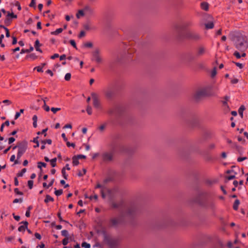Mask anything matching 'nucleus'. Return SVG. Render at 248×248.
Here are the masks:
<instances>
[{
    "label": "nucleus",
    "mask_w": 248,
    "mask_h": 248,
    "mask_svg": "<svg viewBox=\"0 0 248 248\" xmlns=\"http://www.w3.org/2000/svg\"><path fill=\"white\" fill-rule=\"evenodd\" d=\"M138 208L137 205L133 204L127 206L124 210L122 211L119 217H113L109 220V225L112 227H116L123 221L124 218L132 217L137 212Z\"/></svg>",
    "instance_id": "f257e3e1"
},
{
    "label": "nucleus",
    "mask_w": 248,
    "mask_h": 248,
    "mask_svg": "<svg viewBox=\"0 0 248 248\" xmlns=\"http://www.w3.org/2000/svg\"><path fill=\"white\" fill-rule=\"evenodd\" d=\"M193 202L201 207L205 209H213L215 207V202L208 198V194L206 191H200L193 199Z\"/></svg>",
    "instance_id": "f03ea898"
},
{
    "label": "nucleus",
    "mask_w": 248,
    "mask_h": 248,
    "mask_svg": "<svg viewBox=\"0 0 248 248\" xmlns=\"http://www.w3.org/2000/svg\"><path fill=\"white\" fill-rule=\"evenodd\" d=\"M237 40L235 43L236 48L242 52L245 51L248 47V44L245 37L240 36L237 37Z\"/></svg>",
    "instance_id": "7ed1b4c3"
},
{
    "label": "nucleus",
    "mask_w": 248,
    "mask_h": 248,
    "mask_svg": "<svg viewBox=\"0 0 248 248\" xmlns=\"http://www.w3.org/2000/svg\"><path fill=\"white\" fill-rule=\"evenodd\" d=\"M92 61L94 62L97 64L102 63L104 60L101 55V50L98 48H96L92 52Z\"/></svg>",
    "instance_id": "20e7f679"
},
{
    "label": "nucleus",
    "mask_w": 248,
    "mask_h": 248,
    "mask_svg": "<svg viewBox=\"0 0 248 248\" xmlns=\"http://www.w3.org/2000/svg\"><path fill=\"white\" fill-rule=\"evenodd\" d=\"M207 89L205 88L198 89L194 94V97L196 100H199L202 98L208 96Z\"/></svg>",
    "instance_id": "39448f33"
},
{
    "label": "nucleus",
    "mask_w": 248,
    "mask_h": 248,
    "mask_svg": "<svg viewBox=\"0 0 248 248\" xmlns=\"http://www.w3.org/2000/svg\"><path fill=\"white\" fill-rule=\"evenodd\" d=\"M186 38L193 41H198L201 38L199 33L193 31H187L186 32Z\"/></svg>",
    "instance_id": "423d86ee"
},
{
    "label": "nucleus",
    "mask_w": 248,
    "mask_h": 248,
    "mask_svg": "<svg viewBox=\"0 0 248 248\" xmlns=\"http://www.w3.org/2000/svg\"><path fill=\"white\" fill-rule=\"evenodd\" d=\"M122 111L121 108L114 107L109 108L107 110V113L110 116L116 115L119 116L121 115Z\"/></svg>",
    "instance_id": "0eeeda50"
},
{
    "label": "nucleus",
    "mask_w": 248,
    "mask_h": 248,
    "mask_svg": "<svg viewBox=\"0 0 248 248\" xmlns=\"http://www.w3.org/2000/svg\"><path fill=\"white\" fill-rule=\"evenodd\" d=\"M102 159L105 162H111L114 158V153L112 151L105 152L102 154Z\"/></svg>",
    "instance_id": "6e6552de"
},
{
    "label": "nucleus",
    "mask_w": 248,
    "mask_h": 248,
    "mask_svg": "<svg viewBox=\"0 0 248 248\" xmlns=\"http://www.w3.org/2000/svg\"><path fill=\"white\" fill-rule=\"evenodd\" d=\"M92 96L93 101V105L96 108H100L101 107V104L100 100L98 95L94 93H92Z\"/></svg>",
    "instance_id": "1a4fd4ad"
},
{
    "label": "nucleus",
    "mask_w": 248,
    "mask_h": 248,
    "mask_svg": "<svg viewBox=\"0 0 248 248\" xmlns=\"http://www.w3.org/2000/svg\"><path fill=\"white\" fill-rule=\"evenodd\" d=\"M28 148V144L26 141H22L18 143V152L24 154Z\"/></svg>",
    "instance_id": "9d476101"
},
{
    "label": "nucleus",
    "mask_w": 248,
    "mask_h": 248,
    "mask_svg": "<svg viewBox=\"0 0 248 248\" xmlns=\"http://www.w3.org/2000/svg\"><path fill=\"white\" fill-rule=\"evenodd\" d=\"M206 48L203 46H198L196 50V55L197 57H201L206 54Z\"/></svg>",
    "instance_id": "9b49d317"
},
{
    "label": "nucleus",
    "mask_w": 248,
    "mask_h": 248,
    "mask_svg": "<svg viewBox=\"0 0 248 248\" xmlns=\"http://www.w3.org/2000/svg\"><path fill=\"white\" fill-rule=\"evenodd\" d=\"M105 94L107 98H111L113 95V91L110 88L107 89L105 91Z\"/></svg>",
    "instance_id": "f8f14e48"
},
{
    "label": "nucleus",
    "mask_w": 248,
    "mask_h": 248,
    "mask_svg": "<svg viewBox=\"0 0 248 248\" xmlns=\"http://www.w3.org/2000/svg\"><path fill=\"white\" fill-rule=\"evenodd\" d=\"M21 223H23L24 225L19 226L18 228V230L19 232L25 231V229L27 228L28 223L27 221H25L21 222Z\"/></svg>",
    "instance_id": "ddd939ff"
},
{
    "label": "nucleus",
    "mask_w": 248,
    "mask_h": 248,
    "mask_svg": "<svg viewBox=\"0 0 248 248\" xmlns=\"http://www.w3.org/2000/svg\"><path fill=\"white\" fill-rule=\"evenodd\" d=\"M41 46V44L40 43L39 41L38 40H36L35 42L34 47L36 51H38L40 52H42V51L41 49H40L39 47Z\"/></svg>",
    "instance_id": "4468645a"
},
{
    "label": "nucleus",
    "mask_w": 248,
    "mask_h": 248,
    "mask_svg": "<svg viewBox=\"0 0 248 248\" xmlns=\"http://www.w3.org/2000/svg\"><path fill=\"white\" fill-rule=\"evenodd\" d=\"M201 8L205 11H207L208 10L209 4L206 2H202L201 4Z\"/></svg>",
    "instance_id": "2eb2a0df"
},
{
    "label": "nucleus",
    "mask_w": 248,
    "mask_h": 248,
    "mask_svg": "<svg viewBox=\"0 0 248 248\" xmlns=\"http://www.w3.org/2000/svg\"><path fill=\"white\" fill-rule=\"evenodd\" d=\"M33 49H34L33 47L32 46H31L30 48L28 49H22L21 50V52H20V53L21 54H23V53H30L31 51H33Z\"/></svg>",
    "instance_id": "dca6fc26"
},
{
    "label": "nucleus",
    "mask_w": 248,
    "mask_h": 248,
    "mask_svg": "<svg viewBox=\"0 0 248 248\" xmlns=\"http://www.w3.org/2000/svg\"><path fill=\"white\" fill-rule=\"evenodd\" d=\"M223 106L224 107V111L227 113L229 111L230 108L229 106L228 105L227 102H222Z\"/></svg>",
    "instance_id": "f3484780"
},
{
    "label": "nucleus",
    "mask_w": 248,
    "mask_h": 248,
    "mask_svg": "<svg viewBox=\"0 0 248 248\" xmlns=\"http://www.w3.org/2000/svg\"><path fill=\"white\" fill-rule=\"evenodd\" d=\"M240 204V201L238 200H236L233 205V208L235 210H237L238 208V206Z\"/></svg>",
    "instance_id": "a211bd4d"
},
{
    "label": "nucleus",
    "mask_w": 248,
    "mask_h": 248,
    "mask_svg": "<svg viewBox=\"0 0 248 248\" xmlns=\"http://www.w3.org/2000/svg\"><path fill=\"white\" fill-rule=\"evenodd\" d=\"M54 201V199L51 197L49 195H46V199L44 200L45 202L47 203L49 202H53Z\"/></svg>",
    "instance_id": "6ab92c4d"
},
{
    "label": "nucleus",
    "mask_w": 248,
    "mask_h": 248,
    "mask_svg": "<svg viewBox=\"0 0 248 248\" xmlns=\"http://www.w3.org/2000/svg\"><path fill=\"white\" fill-rule=\"evenodd\" d=\"M245 107L244 106H241L238 109V113L241 116V118H242L243 116V111L245 110Z\"/></svg>",
    "instance_id": "aec40b11"
},
{
    "label": "nucleus",
    "mask_w": 248,
    "mask_h": 248,
    "mask_svg": "<svg viewBox=\"0 0 248 248\" xmlns=\"http://www.w3.org/2000/svg\"><path fill=\"white\" fill-rule=\"evenodd\" d=\"M63 31V29L62 28H59L57 29L55 31H52L51 32V34L52 35H58V34L61 33Z\"/></svg>",
    "instance_id": "412c9836"
},
{
    "label": "nucleus",
    "mask_w": 248,
    "mask_h": 248,
    "mask_svg": "<svg viewBox=\"0 0 248 248\" xmlns=\"http://www.w3.org/2000/svg\"><path fill=\"white\" fill-rule=\"evenodd\" d=\"M72 159L73 165L77 166L79 164L78 158L76 156H73Z\"/></svg>",
    "instance_id": "4be33fe9"
},
{
    "label": "nucleus",
    "mask_w": 248,
    "mask_h": 248,
    "mask_svg": "<svg viewBox=\"0 0 248 248\" xmlns=\"http://www.w3.org/2000/svg\"><path fill=\"white\" fill-rule=\"evenodd\" d=\"M84 15V11L82 10H80L78 11L76 15V16L78 18H79L81 16H83Z\"/></svg>",
    "instance_id": "5701e85b"
},
{
    "label": "nucleus",
    "mask_w": 248,
    "mask_h": 248,
    "mask_svg": "<svg viewBox=\"0 0 248 248\" xmlns=\"http://www.w3.org/2000/svg\"><path fill=\"white\" fill-rule=\"evenodd\" d=\"M5 125H6V126L9 125V122L8 121H6L5 123H3L1 124V126H0V130L1 132H3L4 126H5Z\"/></svg>",
    "instance_id": "b1692460"
},
{
    "label": "nucleus",
    "mask_w": 248,
    "mask_h": 248,
    "mask_svg": "<svg viewBox=\"0 0 248 248\" xmlns=\"http://www.w3.org/2000/svg\"><path fill=\"white\" fill-rule=\"evenodd\" d=\"M205 27L207 29H211L214 28V24L213 22H209L205 24Z\"/></svg>",
    "instance_id": "393cba45"
},
{
    "label": "nucleus",
    "mask_w": 248,
    "mask_h": 248,
    "mask_svg": "<svg viewBox=\"0 0 248 248\" xmlns=\"http://www.w3.org/2000/svg\"><path fill=\"white\" fill-rule=\"evenodd\" d=\"M57 158L55 157L50 160L51 165L52 167H55L56 166Z\"/></svg>",
    "instance_id": "a878e982"
},
{
    "label": "nucleus",
    "mask_w": 248,
    "mask_h": 248,
    "mask_svg": "<svg viewBox=\"0 0 248 248\" xmlns=\"http://www.w3.org/2000/svg\"><path fill=\"white\" fill-rule=\"evenodd\" d=\"M55 194L57 196H60L63 192L62 189L57 190L56 188H55Z\"/></svg>",
    "instance_id": "bb28decb"
},
{
    "label": "nucleus",
    "mask_w": 248,
    "mask_h": 248,
    "mask_svg": "<svg viewBox=\"0 0 248 248\" xmlns=\"http://www.w3.org/2000/svg\"><path fill=\"white\" fill-rule=\"evenodd\" d=\"M107 125V123H105L103 124H101L99 127L98 129L100 131H103L105 129L106 126Z\"/></svg>",
    "instance_id": "cd10ccee"
},
{
    "label": "nucleus",
    "mask_w": 248,
    "mask_h": 248,
    "mask_svg": "<svg viewBox=\"0 0 248 248\" xmlns=\"http://www.w3.org/2000/svg\"><path fill=\"white\" fill-rule=\"evenodd\" d=\"M84 12H86L89 14H92L93 13V10L91 9L89 7H86L84 9H83Z\"/></svg>",
    "instance_id": "c85d7f7f"
},
{
    "label": "nucleus",
    "mask_w": 248,
    "mask_h": 248,
    "mask_svg": "<svg viewBox=\"0 0 248 248\" xmlns=\"http://www.w3.org/2000/svg\"><path fill=\"white\" fill-rule=\"evenodd\" d=\"M26 169H23L20 172L17 173V176L18 177H21L26 172Z\"/></svg>",
    "instance_id": "c756f323"
},
{
    "label": "nucleus",
    "mask_w": 248,
    "mask_h": 248,
    "mask_svg": "<svg viewBox=\"0 0 248 248\" xmlns=\"http://www.w3.org/2000/svg\"><path fill=\"white\" fill-rule=\"evenodd\" d=\"M24 112V109H21L20 110V112H16V115H15V119H17L20 115L21 113H23Z\"/></svg>",
    "instance_id": "7c9ffc66"
},
{
    "label": "nucleus",
    "mask_w": 248,
    "mask_h": 248,
    "mask_svg": "<svg viewBox=\"0 0 248 248\" xmlns=\"http://www.w3.org/2000/svg\"><path fill=\"white\" fill-rule=\"evenodd\" d=\"M38 137H36L35 138H34V139L32 140V141L34 143L36 144V145L34 146V148L38 147L39 146V142H38Z\"/></svg>",
    "instance_id": "2f4dec72"
},
{
    "label": "nucleus",
    "mask_w": 248,
    "mask_h": 248,
    "mask_svg": "<svg viewBox=\"0 0 248 248\" xmlns=\"http://www.w3.org/2000/svg\"><path fill=\"white\" fill-rule=\"evenodd\" d=\"M46 164L44 162H39L38 163V168L41 169L42 167H46Z\"/></svg>",
    "instance_id": "473e14b6"
},
{
    "label": "nucleus",
    "mask_w": 248,
    "mask_h": 248,
    "mask_svg": "<svg viewBox=\"0 0 248 248\" xmlns=\"http://www.w3.org/2000/svg\"><path fill=\"white\" fill-rule=\"evenodd\" d=\"M62 174L63 177L65 179H67L68 175L66 173L65 170V168H63L62 170Z\"/></svg>",
    "instance_id": "72a5a7b5"
},
{
    "label": "nucleus",
    "mask_w": 248,
    "mask_h": 248,
    "mask_svg": "<svg viewBox=\"0 0 248 248\" xmlns=\"http://www.w3.org/2000/svg\"><path fill=\"white\" fill-rule=\"evenodd\" d=\"M32 209V206H30L28 207L27 210L26 212L25 215L27 217H29L30 216V210Z\"/></svg>",
    "instance_id": "f704fd0d"
},
{
    "label": "nucleus",
    "mask_w": 248,
    "mask_h": 248,
    "mask_svg": "<svg viewBox=\"0 0 248 248\" xmlns=\"http://www.w3.org/2000/svg\"><path fill=\"white\" fill-rule=\"evenodd\" d=\"M62 235L63 236H64L65 237H68V232L67 230H62Z\"/></svg>",
    "instance_id": "c9c22d12"
},
{
    "label": "nucleus",
    "mask_w": 248,
    "mask_h": 248,
    "mask_svg": "<svg viewBox=\"0 0 248 248\" xmlns=\"http://www.w3.org/2000/svg\"><path fill=\"white\" fill-rule=\"evenodd\" d=\"M81 246L85 248H90L91 245L90 244L87 243L86 242H83L81 244Z\"/></svg>",
    "instance_id": "e433bc0d"
},
{
    "label": "nucleus",
    "mask_w": 248,
    "mask_h": 248,
    "mask_svg": "<svg viewBox=\"0 0 248 248\" xmlns=\"http://www.w3.org/2000/svg\"><path fill=\"white\" fill-rule=\"evenodd\" d=\"M86 111L89 115H91L92 113V107L90 106H88L87 107Z\"/></svg>",
    "instance_id": "4c0bfd02"
},
{
    "label": "nucleus",
    "mask_w": 248,
    "mask_h": 248,
    "mask_svg": "<svg viewBox=\"0 0 248 248\" xmlns=\"http://www.w3.org/2000/svg\"><path fill=\"white\" fill-rule=\"evenodd\" d=\"M11 18L9 16H7L6 18H5V19L4 20L5 24H6L7 25H8L11 23Z\"/></svg>",
    "instance_id": "58836bf2"
},
{
    "label": "nucleus",
    "mask_w": 248,
    "mask_h": 248,
    "mask_svg": "<svg viewBox=\"0 0 248 248\" xmlns=\"http://www.w3.org/2000/svg\"><path fill=\"white\" fill-rule=\"evenodd\" d=\"M7 16H9L10 18H16L17 17L16 15H14L13 13H10L8 12L7 15Z\"/></svg>",
    "instance_id": "ea45409f"
},
{
    "label": "nucleus",
    "mask_w": 248,
    "mask_h": 248,
    "mask_svg": "<svg viewBox=\"0 0 248 248\" xmlns=\"http://www.w3.org/2000/svg\"><path fill=\"white\" fill-rule=\"evenodd\" d=\"M33 181L32 180H29L28 182L29 188L31 189L33 187Z\"/></svg>",
    "instance_id": "a19ab883"
},
{
    "label": "nucleus",
    "mask_w": 248,
    "mask_h": 248,
    "mask_svg": "<svg viewBox=\"0 0 248 248\" xmlns=\"http://www.w3.org/2000/svg\"><path fill=\"white\" fill-rule=\"evenodd\" d=\"M71 77V75L70 73H67L65 75L64 79L66 81H68L70 79Z\"/></svg>",
    "instance_id": "79ce46f5"
},
{
    "label": "nucleus",
    "mask_w": 248,
    "mask_h": 248,
    "mask_svg": "<svg viewBox=\"0 0 248 248\" xmlns=\"http://www.w3.org/2000/svg\"><path fill=\"white\" fill-rule=\"evenodd\" d=\"M41 142L44 144H45L46 143L51 144L52 143V140L50 139H48L45 140H42Z\"/></svg>",
    "instance_id": "37998d69"
},
{
    "label": "nucleus",
    "mask_w": 248,
    "mask_h": 248,
    "mask_svg": "<svg viewBox=\"0 0 248 248\" xmlns=\"http://www.w3.org/2000/svg\"><path fill=\"white\" fill-rule=\"evenodd\" d=\"M84 46L87 47H92L93 46V45L92 43H91V42H87L84 44Z\"/></svg>",
    "instance_id": "c03bdc74"
},
{
    "label": "nucleus",
    "mask_w": 248,
    "mask_h": 248,
    "mask_svg": "<svg viewBox=\"0 0 248 248\" xmlns=\"http://www.w3.org/2000/svg\"><path fill=\"white\" fill-rule=\"evenodd\" d=\"M28 57L31 58L32 60H34L37 58V56L33 53L30 54Z\"/></svg>",
    "instance_id": "a18cd8bd"
},
{
    "label": "nucleus",
    "mask_w": 248,
    "mask_h": 248,
    "mask_svg": "<svg viewBox=\"0 0 248 248\" xmlns=\"http://www.w3.org/2000/svg\"><path fill=\"white\" fill-rule=\"evenodd\" d=\"M61 109L60 108H51V110L54 113H56L58 111Z\"/></svg>",
    "instance_id": "49530a36"
},
{
    "label": "nucleus",
    "mask_w": 248,
    "mask_h": 248,
    "mask_svg": "<svg viewBox=\"0 0 248 248\" xmlns=\"http://www.w3.org/2000/svg\"><path fill=\"white\" fill-rule=\"evenodd\" d=\"M70 43L74 48L77 49L76 42L74 40H70Z\"/></svg>",
    "instance_id": "de8ad7c7"
},
{
    "label": "nucleus",
    "mask_w": 248,
    "mask_h": 248,
    "mask_svg": "<svg viewBox=\"0 0 248 248\" xmlns=\"http://www.w3.org/2000/svg\"><path fill=\"white\" fill-rule=\"evenodd\" d=\"M8 143L9 144L12 143L13 142H14L15 141V138H14V137H11V138H9L8 139Z\"/></svg>",
    "instance_id": "09e8293b"
},
{
    "label": "nucleus",
    "mask_w": 248,
    "mask_h": 248,
    "mask_svg": "<svg viewBox=\"0 0 248 248\" xmlns=\"http://www.w3.org/2000/svg\"><path fill=\"white\" fill-rule=\"evenodd\" d=\"M36 4V0H31V2L30 3L29 6L31 7H35Z\"/></svg>",
    "instance_id": "8fccbe9b"
},
{
    "label": "nucleus",
    "mask_w": 248,
    "mask_h": 248,
    "mask_svg": "<svg viewBox=\"0 0 248 248\" xmlns=\"http://www.w3.org/2000/svg\"><path fill=\"white\" fill-rule=\"evenodd\" d=\"M14 191L17 195H22L23 194L22 192H20L18 190V189L17 188H15Z\"/></svg>",
    "instance_id": "3c124183"
},
{
    "label": "nucleus",
    "mask_w": 248,
    "mask_h": 248,
    "mask_svg": "<svg viewBox=\"0 0 248 248\" xmlns=\"http://www.w3.org/2000/svg\"><path fill=\"white\" fill-rule=\"evenodd\" d=\"M62 244L64 245V246H66L68 243V237H66L63 240H62Z\"/></svg>",
    "instance_id": "603ef678"
},
{
    "label": "nucleus",
    "mask_w": 248,
    "mask_h": 248,
    "mask_svg": "<svg viewBox=\"0 0 248 248\" xmlns=\"http://www.w3.org/2000/svg\"><path fill=\"white\" fill-rule=\"evenodd\" d=\"M22 201H23V200L21 198H20V199H15L13 201V203H17L18 202H22Z\"/></svg>",
    "instance_id": "864d4df0"
},
{
    "label": "nucleus",
    "mask_w": 248,
    "mask_h": 248,
    "mask_svg": "<svg viewBox=\"0 0 248 248\" xmlns=\"http://www.w3.org/2000/svg\"><path fill=\"white\" fill-rule=\"evenodd\" d=\"M66 145L68 147H70V146H72L73 147H75V143H70V142L69 141H67L66 142Z\"/></svg>",
    "instance_id": "5fc2aeb1"
},
{
    "label": "nucleus",
    "mask_w": 248,
    "mask_h": 248,
    "mask_svg": "<svg viewBox=\"0 0 248 248\" xmlns=\"http://www.w3.org/2000/svg\"><path fill=\"white\" fill-rule=\"evenodd\" d=\"M86 172V169H83V173H81V171H79V172L78 173V175L79 176H83L84 174H85Z\"/></svg>",
    "instance_id": "6e6d98bb"
},
{
    "label": "nucleus",
    "mask_w": 248,
    "mask_h": 248,
    "mask_svg": "<svg viewBox=\"0 0 248 248\" xmlns=\"http://www.w3.org/2000/svg\"><path fill=\"white\" fill-rule=\"evenodd\" d=\"M216 74H217V71H216V68H215L211 72V77H214L216 75Z\"/></svg>",
    "instance_id": "4d7b16f0"
},
{
    "label": "nucleus",
    "mask_w": 248,
    "mask_h": 248,
    "mask_svg": "<svg viewBox=\"0 0 248 248\" xmlns=\"http://www.w3.org/2000/svg\"><path fill=\"white\" fill-rule=\"evenodd\" d=\"M234 55L237 58V59H240L241 58V55L240 54V53L237 52V51H235L234 52Z\"/></svg>",
    "instance_id": "13d9d810"
},
{
    "label": "nucleus",
    "mask_w": 248,
    "mask_h": 248,
    "mask_svg": "<svg viewBox=\"0 0 248 248\" xmlns=\"http://www.w3.org/2000/svg\"><path fill=\"white\" fill-rule=\"evenodd\" d=\"M43 108L46 111H49L50 110L49 106H47L46 104H44Z\"/></svg>",
    "instance_id": "bf43d9fd"
},
{
    "label": "nucleus",
    "mask_w": 248,
    "mask_h": 248,
    "mask_svg": "<svg viewBox=\"0 0 248 248\" xmlns=\"http://www.w3.org/2000/svg\"><path fill=\"white\" fill-rule=\"evenodd\" d=\"M98 198V196L96 194L94 195L93 196H91L89 197V199L90 200L94 199L96 200Z\"/></svg>",
    "instance_id": "052dcab7"
},
{
    "label": "nucleus",
    "mask_w": 248,
    "mask_h": 248,
    "mask_svg": "<svg viewBox=\"0 0 248 248\" xmlns=\"http://www.w3.org/2000/svg\"><path fill=\"white\" fill-rule=\"evenodd\" d=\"M85 35V32L84 31H81L78 35V37L81 38V37L84 36Z\"/></svg>",
    "instance_id": "680f3d73"
},
{
    "label": "nucleus",
    "mask_w": 248,
    "mask_h": 248,
    "mask_svg": "<svg viewBox=\"0 0 248 248\" xmlns=\"http://www.w3.org/2000/svg\"><path fill=\"white\" fill-rule=\"evenodd\" d=\"M36 69L38 72H43L42 67L37 66L34 68Z\"/></svg>",
    "instance_id": "e2e57ef3"
},
{
    "label": "nucleus",
    "mask_w": 248,
    "mask_h": 248,
    "mask_svg": "<svg viewBox=\"0 0 248 248\" xmlns=\"http://www.w3.org/2000/svg\"><path fill=\"white\" fill-rule=\"evenodd\" d=\"M13 216L14 217V218L15 220L16 221H19L20 220V217L19 216H16L14 213L13 214Z\"/></svg>",
    "instance_id": "0e129e2a"
},
{
    "label": "nucleus",
    "mask_w": 248,
    "mask_h": 248,
    "mask_svg": "<svg viewBox=\"0 0 248 248\" xmlns=\"http://www.w3.org/2000/svg\"><path fill=\"white\" fill-rule=\"evenodd\" d=\"M59 57V55L57 53H55L53 55L51 56L50 58L51 59H55V58H58Z\"/></svg>",
    "instance_id": "69168bd1"
},
{
    "label": "nucleus",
    "mask_w": 248,
    "mask_h": 248,
    "mask_svg": "<svg viewBox=\"0 0 248 248\" xmlns=\"http://www.w3.org/2000/svg\"><path fill=\"white\" fill-rule=\"evenodd\" d=\"M238 82V80L237 78H233L231 80V83L232 84H236Z\"/></svg>",
    "instance_id": "338daca9"
},
{
    "label": "nucleus",
    "mask_w": 248,
    "mask_h": 248,
    "mask_svg": "<svg viewBox=\"0 0 248 248\" xmlns=\"http://www.w3.org/2000/svg\"><path fill=\"white\" fill-rule=\"evenodd\" d=\"M234 178H235V175H230V176H228L226 177V178L228 180H232V179H234Z\"/></svg>",
    "instance_id": "774afa93"
}]
</instances>
